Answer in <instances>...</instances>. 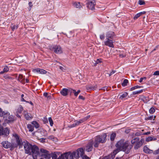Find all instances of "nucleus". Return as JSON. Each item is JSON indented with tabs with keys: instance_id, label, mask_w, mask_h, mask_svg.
Listing matches in <instances>:
<instances>
[{
	"instance_id": "obj_1",
	"label": "nucleus",
	"mask_w": 159,
	"mask_h": 159,
	"mask_svg": "<svg viewBox=\"0 0 159 159\" xmlns=\"http://www.w3.org/2000/svg\"><path fill=\"white\" fill-rule=\"evenodd\" d=\"M24 148L26 153L29 155L32 154L33 159H37L39 154V149L36 145H32L28 142H25L24 145Z\"/></svg>"
},
{
	"instance_id": "obj_2",
	"label": "nucleus",
	"mask_w": 159,
	"mask_h": 159,
	"mask_svg": "<svg viewBox=\"0 0 159 159\" xmlns=\"http://www.w3.org/2000/svg\"><path fill=\"white\" fill-rule=\"evenodd\" d=\"M117 146L121 151L125 152L126 153H129L133 147V146L130 144V142L121 139L118 141Z\"/></svg>"
},
{
	"instance_id": "obj_3",
	"label": "nucleus",
	"mask_w": 159,
	"mask_h": 159,
	"mask_svg": "<svg viewBox=\"0 0 159 159\" xmlns=\"http://www.w3.org/2000/svg\"><path fill=\"white\" fill-rule=\"evenodd\" d=\"M107 134L103 133L101 135L97 136L94 138L93 145L95 147H98L99 143H103L106 142L107 140Z\"/></svg>"
},
{
	"instance_id": "obj_4",
	"label": "nucleus",
	"mask_w": 159,
	"mask_h": 159,
	"mask_svg": "<svg viewBox=\"0 0 159 159\" xmlns=\"http://www.w3.org/2000/svg\"><path fill=\"white\" fill-rule=\"evenodd\" d=\"M2 117H3L5 122L7 123H11L15 120L14 117L13 116L10 115V113L7 111Z\"/></svg>"
},
{
	"instance_id": "obj_5",
	"label": "nucleus",
	"mask_w": 159,
	"mask_h": 159,
	"mask_svg": "<svg viewBox=\"0 0 159 159\" xmlns=\"http://www.w3.org/2000/svg\"><path fill=\"white\" fill-rule=\"evenodd\" d=\"M74 157H75L74 152H68L61 154L58 158V159H73Z\"/></svg>"
},
{
	"instance_id": "obj_6",
	"label": "nucleus",
	"mask_w": 159,
	"mask_h": 159,
	"mask_svg": "<svg viewBox=\"0 0 159 159\" xmlns=\"http://www.w3.org/2000/svg\"><path fill=\"white\" fill-rule=\"evenodd\" d=\"M2 146L5 148H10L11 150H13L14 148H16V145L14 143H11L8 141H3L1 143Z\"/></svg>"
},
{
	"instance_id": "obj_7",
	"label": "nucleus",
	"mask_w": 159,
	"mask_h": 159,
	"mask_svg": "<svg viewBox=\"0 0 159 159\" xmlns=\"http://www.w3.org/2000/svg\"><path fill=\"white\" fill-rule=\"evenodd\" d=\"M50 49L56 54H61L62 52V49L59 45H54L51 47Z\"/></svg>"
},
{
	"instance_id": "obj_8",
	"label": "nucleus",
	"mask_w": 159,
	"mask_h": 159,
	"mask_svg": "<svg viewBox=\"0 0 159 159\" xmlns=\"http://www.w3.org/2000/svg\"><path fill=\"white\" fill-rule=\"evenodd\" d=\"M13 136L15 139L16 142V143H14L16 145V147L18 146L20 147L22 146V142L21 139L19 135L16 133H14L13 134Z\"/></svg>"
},
{
	"instance_id": "obj_9",
	"label": "nucleus",
	"mask_w": 159,
	"mask_h": 159,
	"mask_svg": "<svg viewBox=\"0 0 159 159\" xmlns=\"http://www.w3.org/2000/svg\"><path fill=\"white\" fill-rule=\"evenodd\" d=\"M75 154V158L76 159H78L80 156L81 157L84 154L83 149L82 148H78L76 151H74Z\"/></svg>"
},
{
	"instance_id": "obj_10",
	"label": "nucleus",
	"mask_w": 159,
	"mask_h": 159,
	"mask_svg": "<svg viewBox=\"0 0 159 159\" xmlns=\"http://www.w3.org/2000/svg\"><path fill=\"white\" fill-rule=\"evenodd\" d=\"M113 43V40L107 38H106L104 42L105 45L112 48H114V45Z\"/></svg>"
},
{
	"instance_id": "obj_11",
	"label": "nucleus",
	"mask_w": 159,
	"mask_h": 159,
	"mask_svg": "<svg viewBox=\"0 0 159 159\" xmlns=\"http://www.w3.org/2000/svg\"><path fill=\"white\" fill-rule=\"evenodd\" d=\"M9 133V131L8 129H4L1 125H0V135L7 136Z\"/></svg>"
},
{
	"instance_id": "obj_12",
	"label": "nucleus",
	"mask_w": 159,
	"mask_h": 159,
	"mask_svg": "<svg viewBox=\"0 0 159 159\" xmlns=\"http://www.w3.org/2000/svg\"><path fill=\"white\" fill-rule=\"evenodd\" d=\"M115 33L112 31H109L106 32V38L110 39H113L116 36Z\"/></svg>"
},
{
	"instance_id": "obj_13",
	"label": "nucleus",
	"mask_w": 159,
	"mask_h": 159,
	"mask_svg": "<svg viewBox=\"0 0 159 159\" xmlns=\"http://www.w3.org/2000/svg\"><path fill=\"white\" fill-rule=\"evenodd\" d=\"M87 7L89 9L93 10L94 9L96 3L95 0H88Z\"/></svg>"
},
{
	"instance_id": "obj_14",
	"label": "nucleus",
	"mask_w": 159,
	"mask_h": 159,
	"mask_svg": "<svg viewBox=\"0 0 159 159\" xmlns=\"http://www.w3.org/2000/svg\"><path fill=\"white\" fill-rule=\"evenodd\" d=\"M115 146L117 148L113 151V153H111L110 155L108 156H110L109 159H113L115 157L116 155L119 151H121L120 149L117 147V143L116 144Z\"/></svg>"
},
{
	"instance_id": "obj_15",
	"label": "nucleus",
	"mask_w": 159,
	"mask_h": 159,
	"mask_svg": "<svg viewBox=\"0 0 159 159\" xmlns=\"http://www.w3.org/2000/svg\"><path fill=\"white\" fill-rule=\"evenodd\" d=\"M93 141L92 140H90L88 143L86 147V150L88 152H89L91 151L93 148Z\"/></svg>"
},
{
	"instance_id": "obj_16",
	"label": "nucleus",
	"mask_w": 159,
	"mask_h": 159,
	"mask_svg": "<svg viewBox=\"0 0 159 159\" xmlns=\"http://www.w3.org/2000/svg\"><path fill=\"white\" fill-rule=\"evenodd\" d=\"M144 142V139H142L140 141L138 142L135 146V148L137 149L140 147L143 143Z\"/></svg>"
},
{
	"instance_id": "obj_17",
	"label": "nucleus",
	"mask_w": 159,
	"mask_h": 159,
	"mask_svg": "<svg viewBox=\"0 0 159 159\" xmlns=\"http://www.w3.org/2000/svg\"><path fill=\"white\" fill-rule=\"evenodd\" d=\"M24 114L25 118L27 120H30L33 118L31 115L29 114L27 111H25L24 112Z\"/></svg>"
},
{
	"instance_id": "obj_18",
	"label": "nucleus",
	"mask_w": 159,
	"mask_h": 159,
	"mask_svg": "<svg viewBox=\"0 0 159 159\" xmlns=\"http://www.w3.org/2000/svg\"><path fill=\"white\" fill-rule=\"evenodd\" d=\"M86 89L88 90H94L97 88V86L96 85H89L86 86Z\"/></svg>"
},
{
	"instance_id": "obj_19",
	"label": "nucleus",
	"mask_w": 159,
	"mask_h": 159,
	"mask_svg": "<svg viewBox=\"0 0 159 159\" xmlns=\"http://www.w3.org/2000/svg\"><path fill=\"white\" fill-rule=\"evenodd\" d=\"M68 89L66 88H63L61 91L60 93L64 96H66L68 95Z\"/></svg>"
},
{
	"instance_id": "obj_20",
	"label": "nucleus",
	"mask_w": 159,
	"mask_h": 159,
	"mask_svg": "<svg viewBox=\"0 0 159 159\" xmlns=\"http://www.w3.org/2000/svg\"><path fill=\"white\" fill-rule=\"evenodd\" d=\"M34 70L37 71V72L41 74H45L47 72V71L46 70L43 69L39 68L35 69Z\"/></svg>"
},
{
	"instance_id": "obj_21",
	"label": "nucleus",
	"mask_w": 159,
	"mask_h": 159,
	"mask_svg": "<svg viewBox=\"0 0 159 159\" xmlns=\"http://www.w3.org/2000/svg\"><path fill=\"white\" fill-rule=\"evenodd\" d=\"M73 6L74 7L79 9L82 7V4L79 2H75L74 3H73Z\"/></svg>"
},
{
	"instance_id": "obj_22",
	"label": "nucleus",
	"mask_w": 159,
	"mask_h": 159,
	"mask_svg": "<svg viewBox=\"0 0 159 159\" xmlns=\"http://www.w3.org/2000/svg\"><path fill=\"white\" fill-rule=\"evenodd\" d=\"M143 151L144 152L147 153H151L154 152L152 150H151L149 149L146 146H144L143 148Z\"/></svg>"
},
{
	"instance_id": "obj_23",
	"label": "nucleus",
	"mask_w": 159,
	"mask_h": 159,
	"mask_svg": "<svg viewBox=\"0 0 159 159\" xmlns=\"http://www.w3.org/2000/svg\"><path fill=\"white\" fill-rule=\"evenodd\" d=\"M128 93L126 92L120 93L119 95L120 97L119 98L121 99H123V98H126L128 95Z\"/></svg>"
},
{
	"instance_id": "obj_24",
	"label": "nucleus",
	"mask_w": 159,
	"mask_h": 159,
	"mask_svg": "<svg viewBox=\"0 0 159 159\" xmlns=\"http://www.w3.org/2000/svg\"><path fill=\"white\" fill-rule=\"evenodd\" d=\"M80 125V124L79 123V121L76 120L75 121V123H74L69 126V127L70 128H71L75 127L79 125Z\"/></svg>"
},
{
	"instance_id": "obj_25",
	"label": "nucleus",
	"mask_w": 159,
	"mask_h": 159,
	"mask_svg": "<svg viewBox=\"0 0 159 159\" xmlns=\"http://www.w3.org/2000/svg\"><path fill=\"white\" fill-rule=\"evenodd\" d=\"M31 124L34 126V127L36 129L39 128L40 127L39 124L36 121H32Z\"/></svg>"
},
{
	"instance_id": "obj_26",
	"label": "nucleus",
	"mask_w": 159,
	"mask_h": 159,
	"mask_svg": "<svg viewBox=\"0 0 159 159\" xmlns=\"http://www.w3.org/2000/svg\"><path fill=\"white\" fill-rule=\"evenodd\" d=\"M27 128L30 132H32L34 130V127L31 124H28L27 125Z\"/></svg>"
},
{
	"instance_id": "obj_27",
	"label": "nucleus",
	"mask_w": 159,
	"mask_h": 159,
	"mask_svg": "<svg viewBox=\"0 0 159 159\" xmlns=\"http://www.w3.org/2000/svg\"><path fill=\"white\" fill-rule=\"evenodd\" d=\"M42 156L46 159H50L51 157L50 155L48 153V152L45 154H43L42 155Z\"/></svg>"
},
{
	"instance_id": "obj_28",
	"label": "nucleus",
	"mask_w": 159,
	"mask_h": 159,
	"mask_svg": "<svg viewBox=\"0 0 159 159\" xmlns=\"http://www.w3.org/2000/svg\"><path fill=\"white\" fill-rule=\"evenodd\" d=\"M23 110V107L21 105H20L16 111V113H21Z\"/></svg>"
},
{
	"instance_id": "obj_29",
	"label": "nucleus",
	"mask_w": 159,
	"mask_h": 159,
	"mask_svg": "<svg viewBox=\"0 0 159 159\" xmlns=\"http://www.w3.org/2000/svg\"><path fill=\"white\" fill-rule=\"evenodd\" d=\"M9 70V68L7 66H4L3 70L2 71L0 72V73L1 74H3L4 73L7 72Z\"/></svg>"
},
{
	"instance_id": "obj_30",
	"label": "nucleus",
	"mask_w": 159,
	"mask_h": 159,
	"mask_svg": "<svg viewBox=\"0 0 159 159\" xmlns=\"http://www.w3.org/2000/svg\"><path fill=\"white\" fill-rule=\"evenodd\" d=\"M116 136V134L115 133H112L110 136V139L111 141H114Z\"/></svg>"
},
{
	"instance_id": "obj_31",
	"label": "nucleus",
	"mask_w": 159,
	"mask_h": 159,
	"mask_svg": "<svg viewBox=\"0 0 159 159\" xmlns=\"http://www.w3.org/2000/svg\"><path fill=\"white\" fill-rule=\"evenodd\" d=\"M48 139H51L54 141H57V139L52 135L48 137Z\"/></svg>"
},
{
	"instance_id": "obj_32",
	"label": "nucleus",
	"mask_w": 159,
	"mask_h": 159,
	"mask_svg": "<svg viewBox=\"0 0 159 159\" xmlns=\"http://www.w3.org/2000/svg\"><path fill=\"white\" fill-rule=\"evenodd\" d=\"M139 138H136L132 139L131 141V143L132 144H134L137 143L139 140Z\"/></svg>"
},
{
	"instance_id": "obj_33",
	"label": "nucleus",
	"mask_w": 159,
	"mask_h": 159,
	"mask_svg": "<svg viewBox=\"0 0 159 159\" xmlns=\"http://www.w3.org/2000/svg\"><path fill=\"white\" fill-rule=\"evenodd\" d=\"M12 30L13 31L15 29H17L18 27V25H16L11 24V26Z\"/></svg>"
},
{
	"instance_id": "obj_34",
	"label": "nucleus",
	"mask_w": 159,
	"mask_h": 159,
	"mask_svg": "<svg viewBox=\"0 0 159 159\" xmlns=\"http://www.w3.org/2000/svg\"><path fill=\"white\" fill-rule=\"evenodd\" d=\"M156 116H150L146 117L145 118V120H152V119H153V120H154V119L155 118Z\"/></svg>"
},
{
	"instance_id": "obj_35",
	"label": "nucleus",
	"mask_w": 159,
	"mask_h": 159,
	"mask_svg": "<svg viewBox=\"0 0 159 159\" xmlns=\"http://www.w3.org/2000/svg\"><path fill=\"white\" fill-rule=\"evenodd\" d=\"M142 87H143L142 86H138V85L136 86H134V87H133L131 88H130V90L132 91V90H134L135 89H137L140 88H142Z\"/></svg>"
},
{
	"instance_id": "obj_36",
	"label": "nucleus",
	"mask_w": 159,
	"mask_h": 159,
	"mask_svg": "<svg viewBox=\"0 0 159 159\" xmlns=\"http://www.w3.org/2000/svg\"><path fill=\"white\" fill-rule=\"evenodd\" d=\"M128 82V81L127 79H125L123 82L122 83V85L123 86H125L127 85V84Z\"/></svg>"
},
{
	"instance_id": "obj_37",
	"label": "nucleus",
	"mask_w": 159,
	"mask_h": 159,
	"mask_svg": "<svg viewBox=\"0 0 159 159\" xmlns=\"http://www.w3.org/2000/svg\"><path fill=\"white\" fill-rule=\"evenodd\" d=\"M7 111H3L1 108H0V116L2 117Z\"/></svg>"
},
{
	"instance_id": "obj_38",
	"label": "nucleus",
	"mask_w": 159,
	"mask_h": 159,
	"mask_svg": "<svg viewBox=\"0 0 159 159\" xmlns=\"http://www.w3.org/2000/svg\"><path fill=\"white\" fill-rule=\"evenodd\" d=\"M143 92V90L142 89L140 90L137 91H134L133 92V94L135 95L138 94H139Z\"/></svg>"
},
{
	"instance_id": "obj_39",
	"label": "nucleus",
	"mask_w": 159,
	"mask_h": 159,
	"mask_svg": "<svg viewBox=\"0 0 159 159\" xmlns=\"http://www.w3.org/2000/svg\"><path fill=\"white\" fill-rule=\"evenodd\" d=\"M48 120L49 122L50 125L52 126H53V122L51 117L48 118Z\"/></svg>"
},
{
	"instance_id": "obj_40",
	"label": "nucleus",
	"mask_w": 159,
	"mask_h": 159,
	"mask_svg": "<svg viewBox=\"0 0 159 159\" xmlns=\"http://www.w3.org/2000/svg\"><path fill=\"white\" fill-rule=\"evenodd\" d=\"M47 28L49 30H51L52 28V24L49 23H48V25H47Z\"/></svg>"
},
{
	"instance_id": "obj_41",
	"label": "nucleus",
	"mask_w": 159,
	"mask_h": 159,
	"mask_svg": "<svg viewBox=\"0 0 159 159\" xmlns=\"http://www.w3.org/2000/svg\"><path fill=\"white\" fill-rule=\"evenodd\" d=\"M138 3L140 5H143L145 4V2L143 0H139L138 1Z\"/></svg>"
},
{
	"instance_id": "obj_42",
	"label": "nucleus",
	"mask_w": 159,
	"mask_h": 159,
	"mask_svg": "<svg viewBox=\"0 0 159 159\" xmlns=\"http://www.w3.org/2000/svg\"><path fill=\"white\" fill-rule=\"evenodd\" d=\"M52 157L53 159H57V155L56 152H55L54 153H53Z\"/></svg>"
},
{
	"instance_id": "obj_43",
	"label": "nucleus",
	"mask_w": 159,
	"mask_h": 159,
	"mask_svg": "<svg viewBox=\"0 0 159 159\" xmlns=\"http://www.w3.org/2000/svg\"><path fill=\"white\" fill-rule=\"evenodd\" d=\"M153 138L151 137H148V138L146 139V141L147 142H149L153 140Z\"/></svg>"
},
{
	"instance_id": "obj_44",
	"label": "nucleus",
	"mask_w": 159,
	"mask_h": 159,
	"mask_svg": "<svg viewBox=\"0 0 159 159\" xmlns=\"http://www.w3.org/2000/svg\"><path fill=\"white\" fill-rule=\"evenodd\" d=\"M155 112V109L153 107H152L149 110V112L151 114H153Z\"/></svg>"
},
{
	"instance_id": "obj_45",
	"label": "nucleus",
	"mask_w": 159,
	"mask_h": 159,
	"mask_svg": "<svg viewBox=\"0 0 159 159\" xmlns=\"http://www.w3.org/2000/svg\"><path fill=\"white\" fill-rule=\"evenodd\" d=\"M140 14L139 13H138L134 17V20H136L138 18L140 17Z\"/></svg>"
},
{
	"instance_id": "obj_46",
	"label": "nucleus",
	"mask_w": 159,
	"mask_h": 159,
	"mask_svg": "<svg viewBox=\"0 0 159 159\" xmlns=\"http://www.w3.org/2000/svg\"><path fill=\"white\" fill-rule=\"evenodd\" d=\"M90 117V115H88L86 116V117L84 118H83L84 121H87V120H88Z\"/></svg>"
},
{
	"instance_id": "obj_47",
	"label": "nucleus",
	"mask_w": 159,
	"mask_h": 159,
	"mask_svg": "<svg viewBox=\"0 0 159 159\" xmlns=\"http://www.w3.org/2000/svg\"><path fill=\"white\" fill-rule=\"evenodd\" d=\"M4 78L6 79H12V78L8 75H6L4 76Z\"/></svg>"
},
{
	"instance_id": "obj_48",
	"label": "nucleus",
	"mask_w": 159,
	"mask_h": 159,
	"mask_svg": "<svg viewBox=\"0 0 159 159\" xmlns=\"http://www.w3.org/2000/svg\"><path fill=\"white\" fill-rule=\"evenodd\" d=\"M23 79V76L22 75H20L19 76L18 80L19 81H22V80Z\"/></svg>"
},
{
	"instance_id": "obj_49",
	"label": "nucleus",
	"mask_w": 159,
	"mask_h": 159,
	"mask_svg": "<svg viewBox=\"0 0 159 159\" xmlns=\"http://www.w3.org/2000/svg\"><path fill=\"white\" fill-rule=\"evenodd\" d=\"M83 159H90V158L87 157L86 155L84 154L81 157Z\"/></svg>"
},
{
	"instance_id": "obj_50",
	"label": "nucleus",
	"mask_w": 159,
	"mask_h": 159,
	"mask_svg": "<svg viewBox=\"0 0 159 159\" xmlns=\"http://www.w3.org/2000/svg\"><path fill=\"white\" fill-rule=\"evenodd\" d=\"M100 38L102 40H104L105 38V35L104 34L100 35Z\"/></svg>"
},
{
	"instance_id": "obj_51",
	"label": "nucleus",
	"mask_w": 159,
	"mask_h": 159,
	"mask_svg": "<svg viewBox=\"0 0 159 159\" xmlns=\"http://www.w3.org/2000/svg\"><path fill=\"white\" fill-rule=\"evenodd\" d=\"M40 151L41 152L44 153V154H45L46 153L48 152L46 150L44 149H40Z\"/></svg>"
},
{
	"instance_id": "obj_52",
	"label": "nucleus",
	"mask_w": 159,
	"mask_h": 159,
	"mask_svg": "<svg viewBox=\"0 0 159 159\" xmlns=\"http://www.w3.org/2000/svg\"><path fill=\"white\" fill-rule=\"evenodd\" d=\"M146 78L145 77H142V78H140V79L139 80V82H140L141 83L143 82V80L144 79L145 80H146Z\"/></svg>"
},
{
	"instance_id": "obj_53",
	"label": "nucleus",
	"mask_w": 159,
	"mask_h": 159,
	"mask_svg": "<svg viewBox=\"0 0 159 159\" xmlns=\"http://www.w3.org/2000/svg\"><path fill=\"white\" fill-rule=\"evenodd\" d=\"M153 153L155 155L159 154V148L158 149L154 151L153 152Z\"/></svg>"
},
{
	"instance_id": "obj_54",
	"label": "nucleus",
	"mask_w": 159,
	"mask_h": 159,
	"mask_svg": "<svg viewBox=\"0 0 159 159\" xmlns=\"http://www.w3.org/2000/svg\"><path fill=\"white\" fill-rule=\"evenodd\" d=\"M116 72V70H112V71L109 74V76H111L112 74H114Z\"/></svg>"
},
{
	"instance_id": "obj_55",
	"label": "nucleus",
	"mask_w": 159,
	"mask_h": 159,
	"mask_svg": "<svg viewBox=\"0 0 159 159\" xmlns=\"http://www.w3.org/2000/svg\"><path fill=\"white\" fill-rule=\"evenodd\" d=\"M72 91H73V93H74V95L75 96H77L79 94V93H77V92H76V91L75 90H72Z\"/></svg>"
},
{
	"instance_id": "obj_56",
	"label": "nucleus",
	"mask_w": 159,
	"mask_h": 159,
	"mask_svg": "<svg viewBox=\"0 0 159 159\" xmlns=\"http://www.w3.org/2000/svg\"><path fill=\"white\" fill-rule=\"evenodd\" d=\"M153 75H159V71H155Z\"/></svg>"
},
{
	"instance_id": "obj_57",
	"label": "nucleus",
	"mask_w": 159,
	"mask_h": 159,
	"mask_svg": "<svg viewBox=\"0 0 159 159\" xmlns=\"http://www.w3.org/2000/svg\"><path fill=\"white\" fill-rule=\"evenodd\" d=\"M24 95L23 94H22L21 95V101L22 102L23 101H25V100L23 98V97H24Z\"/></svg>"
},
{
	"instance_id": "obj_58",
	"label": "nucleus",
	"mask_w": 159,
	"mask_h": 159,
	"mask_svg": "<svg viewBox=\"0 0 159 159\" xmlns=\"http://www.w3.org/2000/svg\"><path fill=\"white\" fill-rule=\"evenodd\" d=\"M79 98L80 99H81L83 100L85 99V98L84 97H83L82 96H81V95H80L79 97Z\"/></svg>"
},
{
	"instance_id": "obj_59",
	"label": "nucleus",
	"mask_w": 159,
	"mask_h": 159,
	"mask_svg": "<svg viewBox=\"0 0 159 159\" xmlns=\"http://www.w3.org/2000/svg\"><path fill=\"white\" fill-rule=\"evenodd\" d=\"M40 141L41 142L44 143L45 142V139L44 138H41L40 139Z\"/></svg>"
},
{
	"instance_id": "obj_60",
	"label": "nucleus",
	"mask_w": 159,
	"mask_h": 159,
	"mask_svg": "<svg viewBox=\"0 0 159 159\" xmlns=\"http://www.w3.org/2000/svg\"><path fill=\"white\" fill-rule=\"evenodd\" d=\"M43 121L44 123H45L48 122V120L46 117H44L43 119Z\"/></svg>"
},
{
	"instance_id": "obj_61",
	"label": "nucleus",
	"mask_w": 159,
	"mask_h": 159,
	"mask_svg": "<svg viewBox=\"0 0 159 159\" xmlns=\"http://www.w3.org/2000/svg\"><path fill=\"white\" fill-rule=\"evenodd\" d=\"M107 87H104L102 88L101 89V90H103L104 91H105V90H107Z\"/></svg>"
},
{
	"instance_id": "obj_62",
	"label": "nucleus",
	"mask_w": 159,
	"mask_h": 159,
	"mask_svg": "<svg viewBox=\"0 0 159 159\" xmlns=\"http://www.w3.org/2000/svg\"><path fill=\"white\" fill-rule=\"evenodd\" d=\"M72 90H75L72 89H70L68 90V92H70V95H71V93H73Z\"/></svg>"
},
{
	"instance_id": "obj_63",
	"label": "nucleus",
	"mask_w": 159,
	"mask_h": 159,
	"mask_svg": "<svg viewBox=\"0 0 159 159\" xmlns=\"http://www.w3.org/2000/svg\"><path fill=\"white\" fill-rule=\"evenodd\" d=\"M79 123H80V124L81 123H84V120L83 119H81L79 121Z\"/></svg>"
},
{
	"instance_id": "obj_64",
	"label": "nucleus",
	"mask_w": 159,
	"mask_h": 159,
	"mask_svg": "<svg viewBox=\"0 0 159 159\" xmlns=\"http://www.w3.org/2000/svg\"><path fill=\"white\" fill-rule=\"evenodd\" d=\"M43 96L45 97H46L47 98L48 95V94L47 93H43Z\"/></svg>"
}]
</instances>
